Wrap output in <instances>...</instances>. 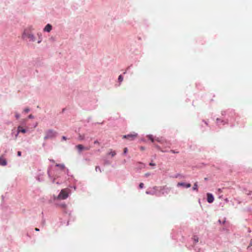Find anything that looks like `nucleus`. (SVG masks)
Segmentation results:
<instances>
[{"mask_svg":"<svg viewBox=\"0 0 252 252\" xmlns=\"http://www.w3.org/2000/svg\"><path fill=\"white\" fill-rule=\"evenodd\" d=\"M193 240L195 243H196L198 242V237L196 235H194L193 237Z\"/></svg>","mask_w":252,"mask_h":252,"instance_id":"nucleus-15","label":"nucleus"},{"mask_svg":"<svg viewBox=\"0 0 252 252\" xmlns=\"http://www.w3.org/2000/svg\"><path fill=\"white\" fill-rule=\"evenodd\" d=\"M18 132H22L23 133H25L26 132V130L25 129L23 128L22 126H19L18 127Z\"/></svg>","mask_w":252,"mask_h":252,"instance_id":"nucleus-11","label":"nucleus"},{"mask_svg":"<svg viewBox=\"0 0 252 252\" xmlns=\"http://www.w3.org/2000/svg\"><path fill=\"white\" fill-rule=\"evenodd\" d=\"M30 111V109L29 108H26L24 110V112L27 113Z\"/></svg>","mask_w":252,"mask_h":252,"instance_id":"nucleus-20","label":"nucleus"},{"mask_svg":"<svg viewBox=\"0 0 252 252\" xmlns=\"http://www.w3.org/2000/svg\"><path fill=\"white\" fill-rule=\"evenodd\" d=\"M118 80L120 82H121L123 81V76H122V75H119V77H118Z\"/></svg>","mask_w":252,"mask_h":252,"instance_id":"nucleus-17","label":"nucleus"},{"mask_svg":"<svg viewBox=\"0 0 252 252\" xmlns=\"http://www.w3.org/2000/svg\"><path fill=\"white\" fill-rule=\"evenodd\" d=\"M139 163L140 164H141V165H140V168H144L145 167V165L144 164H143L142 163Z\"/></svg>","mask_w":252,"mask_h":252,"instance_id":"nucleus-23","label":"nucleus"},{"mask_svg":"<svg viewBox=\"0 0 252 252\" xmlns=\"http://www.w3.org/2000/svg\"><path fill=\"white\" fill-rule=\"evenodd\" d=\"M218 191H219V192H221V189H218Z\"/></svg>","mask_w":252,"mask_h":252,"instance_id":"nucleus-37","label":"nucleus"},{"mask_svg":"<svg viewBox=\"0 0 252 252\" xmlns=\"http://www.w3.org/2000/svg\"><path fill=\"white\" fill-rule=\"evenodd\" d=\"M193 190L198 191V185H197V182H195L192 188Z\"/></svg>","mask_w":252,"mask_h":252,"instance_id":"nucleus-13","label":"nucleus"},{"mask_svg":"<svg viewBox=\"0 0 252 252\" xmlns=\"http://www.w3.org/2000/svg\"><path fill=\"white\" fill-rule=\"evenodd\" d=\"M156 140L161 144H163V143L164 142V140L162 139L161 138H157V139H156Z\"/></svg>","mask_w":252,"mask_h":252,"instance_id":"nucleus-14","label":"nucleus"},{"mask_svg":"<svg viewBox=\"0 0 252 252\" xmlns=\"http://www.w3.org/2000/svg\"><path fill=\"white\" fill-rule=\"evenodd\" d=\"M207 196V201L209 203H212L214 201V198L213 195L210 193H208Z\"/></svg>","mask_w":252,"mask_h":252,"instance_id":"nucleus-8","label":"nucleus"},{"mask_svg":"<svg viewBox=\"0 0 252 252\" xmlns=\"http://www.w3.org/2000/svg\"><path fill=\"white\" fill-rule=\"evenodd\" d=\"M35 230L36 231H38L39 230V229L38 228H35Z\"/></svg>","mask_w":252,"mask_h":252,"instance_id":"nucleus-36","label":"nucleus"},{"mask_svg":"<svg viewBox=\"0 0 252 252\" xmlns=\"http://www.w3.org/2000/svg\"><path fill=\"white\" fill-rule=\"evenodd\" d=\"M76 148L78 150L79 153H80L83 150H89L91 148V147L90 146L84 147L83 145L79 144L76 146Z\"/></svg>","mask_w":252,"mask_h":252,"instance_id":"nucleus-4","label":"nucleus"},{"mask_svg":"<svg viewBox=\"0 0 252 252\" xmlns=\"http://www.w3.org/2000/svg\"><path fill=\"white\" fill-rule=\"evenodd\" d=\"M56 135L57 132L55 131L52 129H49L46 131L44 139L46 140L48 139L53 138L54 137H55L56 136Z\"/></svg>","mask_w":252,"mask_h":252,"instance_id":"nucleus-1","label":"nucleus"},{"mask_svg":"<svg viewBox=\"0 0 252 252\" xmlns=\"http://www.w3.org/2000/svg\"><path fill=\"white\" fill-rule=\"evenodd\" d=\"M7 164V161L3 156L0 157V165L2 166H5Z\"/></svg>","mask_w":252,"mask_h":252,"instance_id":"nucleus-7","label":"nucleus"},{"mask_svg":"<svg viewBox=\"0 0 252 252\" xmlns=\"http://www.w3.org/2000/svg\"><path fill=\"white\" fill-rule=\"evenodd\" d=\"M23 36L24 37H28L30 41H32V42H34L35 41V38L33 34L32 33L29 32L27 30H25L24 31Z\"/></svg>","mask_w":252,"mask_h":252,"instance_id":"nucleus-3","label":"nucleus"},{"mask_svg":"<svg viewBox=\"0 0 252 252\" xmlns=\"http://www.w3.org/2000/svg\"><path fill=\"white\" fill-rule=\"evenodd\" d=\"M170 152H171V153H174V154H175V153H179V152H176V151H174V150H171V151H170Z\"/></svg>","mask_w":252,"mask_h":252,"instance_id":"nucleus-28","label":"nucleus"},{"mask_svg":"<svg viewBox=\"0 0 252 252\" xmlns=\"http://www.w3.org/2000/svg\"><path fill=\"white\" fill-rule=\"evenodd\" d=\"M28 118H29V119H33V118H34V116H33L32 114H30V115L28 116Z\"/></svg>","mask_w":252,"mask_h":252,"instance_id":"nucleus-27","label":"nucleus"},{"mask_svg":"<svg viewBox=\"0 0 252 252\" xmlns=\"http://www.w3.org/2000/svg\"><path fill=\"white\" fill-rule=\"evenodd\" d=\"M252 246V240L250 242V246L248 247V248Z\"/></svg>","mask_w":252,"mask_h":252,"instance_id":"nucleus-34","label":"nucleus"},{"mask_svg":"<svg viewBox=\"0 0 252 252\" xmlns=\"http://www.w3.org/2000/svg\"><path fill=\"white\" fill-rule=\"evenodd\" d=\"M62 139H63V140H66V137H65V136H64L62 137Z\"/></svg>","mask_w":252,"mask_h":252,"instance_id":"nucleus-35","label":"nucleus"},{"mask_svg":"<svg viewBox=\"0 0 252 252\" xmlns=\"http://www.w3.org/2000/svg\"><path fill=\"white\" fill-rule=\"evenodd\" d=\"M170 190V189L169 188L166 187V186H162L160 187V191H161L162 195H164L165 193H169Z\"/></svg>","mask_w":252,"mask_h":252,"instance_id":"nucleus-6","label":"nucleus"},{"mask_svg":"<svg viewBox=\"0 0 252 252\" xmlns=\"http://www.w3.org/2000/svg\"><path fill=\"white\" fill-rule=\"evenodd\" d=\"M50 161H52V162H55V161L53 159L50 160Z\"/></svg>","mask_w":252,"mask_h":252,"instance_id":"nucleus-38","label":"nucleus"},{"mask_svg":"<svg viewBox=\"0 0 252 252\" xmlns=\"http://www.w3.org/2000/svg\"><path fill=\"white\" fill-rule=\"evenodd\" d=\"M127 151H128L127 148H125L124 149V153L126 154L127 152Z\"/></svg>","mask_w":252,"mask_h":252,"instance_id":"nucleus-26","label":"nucleus"},{"mask_svg":"<svg viewBox=\"0 0 252 252\" xmlns=\"http://www.w3.org/2000/svg\"><path fill=\"white\" fill-rule=\"evenodd\" d=\"M178 187L182 186L186 188H189L191 187V184L189 183L186 184L184 183H178L177 184Z\"/></svg>","mask_w":252,"mask_h":252,"instance_id":"nucleus-9","label":"nucleus"},{"mask_svg":"<svg viewBox=\"0 0 252 252\" xmlns=\"http://www.w3.org/2000/svg\"><path fill=\"white\" fill-rule=\"evenodd\" d=\"M139 188L140 189H142L144 187V184L142 183H141L140 184H139Z\"/></svg>","mask_w":252,"mask_h":252,"instance_id":"nucleus-24","label":"nucleus"},{"mask_svg":"<svg viewBox=\"0 0 252 252\" xmlns=\"http://www.w3.org/2000/svg\"><path fill=\"white\" fill-rule=\"evenodd\" d=\"M95 171H96V172H97V171H99V172H101V168H100V167H99V166H96L95 167Z\"/></svg>","mask_w":252,"mask_h":252,"instance_id":"nucleus-18","label":"nucleus"},{"mask_svg":"<svg viewBox=\"0 0 252 252\" xmlns=\"http://www.w3.org/2000/svg\"><path fill=\"white\" fill-rule=\"evenodd\" d=\"M56 166L57 167H59L60 169H62V170L64 169V168H65V166H64V164H56Z\"/></svg>","mask_w":252,"mask_h":252,"instance_id":"nucleus-12","label":"nucleus"},{"mask_svg":"<svg viewBox=\"0 0 252 252\" xmlns=\"http://www.w3.org/2000/svg\"><path fill=\"white\" fill-rule=\"evenodd\" d=\"M217 121L218 123H219V121H220V120L219 119H217Z\"/></svg>","mask_w":252,"mask_h":252,"instance_id":"nucleus-39","label":"nucleus"},{"mask_svg":"<svg viewBox=\"0 0 252 252\" xmlns=\"http://www.w3.org/2000/svg\"><path fill=\"white\" fill-rule=\"evenodd\" d=\"M15 117L17 119H19L20 118V114H18V113H15Z\"/></svg>","mask_w":252,"mask_h":252,"instance_id":"nucleus-22","label":"nucleus"},{"mask_svg":"<svg viewBox=\"0 0 252 252\" xmlns=\"http://www.w3.org/2000/svg\"><path fill=\"white\" fill-rule=\"evenodd\" d=\"M137 137V134L133 132L132 134H129L127 135H125L123 136V138H126L129 140H133L135 139Z\"/></svg>","mask_w":252,"mask_h":252,"instance_id":"nucleus-5","label":"nucleus"},{"mask_svg":"<svg viewBox=\"0 0 252 252\" xmlns=\"http://www.w3.org/2000/svg\"><path fill=\"white\" fill-rule=\"evenodd\" d=\"M94 144H97V145H100V143L98 142V140H95V141H94Z\"/></svg>","mask_w":252,"mask_h":252,"instance_id":"nucleus-25","label":"nucleus"},{"mask_svg":"<svg viewBox=\"0 0 252 252\" xmlns=\"http://www.w3.org/2000/svg\"><path fill=\"white\" fill-rule=\"evenodd\" d=\"M156 148H157V149H158L159 150H160V151H161V152H165V151H164L162 150L161 149L160 147L159 146H158V145H156Z\"/></svg>","mask_w":252,"mask_h":252,"instance_id":"nucleus-21","label":"nucleus"},{"mask_svg":"<svg viewBox=\"0 0 252 252\" xmlns=\"http://www.w3.org/2000/svg\"><path fill=\"white\" fill-rule=\"evenodd\" d=\"M52 30V26L48 24H47L44 29V31L50 32Z\"/></svg>","mask_w":252,"mask_h":252,"instance_id":"nucleus-10","label":"nucleus"},{"mask_svg":"<svg viewBox=\"0 0 252 252\" xmlns=\"http://www.w3.org/2000/svg\"><path fill=\"white\" fill-rule=\"evenodd\" d=\"M150 173H146V174H145V176L146 177H148V176H150Z\"/></svg>","mask_w":252,"mask_h":252,"instance_id":"nucleus-31","label":"nucleus"},{"mask_svg":"<svg viewBox=\"0 0 252 252\" xmlns=\"http://www.w3.org/2000/svg\"><path fill=\"white\" fill-rule=\"evenodd\" d=\"M17 155L18 156H21V152L20 151H18V153H17Z\"/></svg>","mask_w":252,"mask_h":252,"instance_id":"nucleus-30","label":"nucleus"},{"mask_svg":"<svg viewBox=\"0 0 252 252\" xmlns=\"http://www.w3.org/2000/svg\"><path fill=\"white\" fill-rule=\"evenodd\" d=\"M149 165H151V166H155L156 165V164L155 163H152V162H150L149 163Z\"/></svg>","mask_w":252,"mask_h":252,"instance_id":"nucleus-29","label":"nucleus"},{"mask_svg":"<svg viewBox=\"0 0 252 252\" xmlns=\"http://www.w3.org/2000/svg\"><path fill=\"white\" fill-rule=\"evenodd\" d=\"M140 149L142 151H143V150H145V148L144 147H142V146L140 147Z\"/></svg>","mask_w":252,"mask_h":252,"instance_id":"nucleus-32","label":"nucleus"},{"mask_svg":"<svg viewBox=\"0 0 252 252\" xmlns=\"http://www.w3.org/2000/svg\"><path fill=\"white\" fill-rule=\"evenodd\" d=\"M112 157H114L116 155V152L115 151H111L109 153Z\"/></svg>","mask_w":252,"mask_h":252,"instance_id":"nucleus-19","label":"nucleus"},{"mask_svg":"<svg viewBox=\"0 0 252 252\" xmlns=\"http://www.w3.org/2000/svg\"><path fill=\"white\" fill-rule=\"evenodd\" d=\"M149 139H150L152 142H154V138H153V136L152 135H149L147 136Z\"/></svg>","mask_w":252,"mask_h":252,"instance_id":"nucleus-16","label":"nucleus"},{"mask_svg":"<svg viewBox=\"0 0 252 252\" xmlns=\"http://www.w3.org/2000/svg\"><path fill=\"white\" fill-rule=\"evenodd\" d=\"M68 196V191L67 189H63L58 195V198L59 199H65Z\"/></svg>","mask_w":252,"mask_h":252,"instance_id":"nucleus-2","label":"nucleus"},{"mask_svg":"<svg viewBox=\"0 0 252 252\" xmlns=\"http://www.w3.org/2000/svg\"><path fill=\"white\" fill-rule=\"evenodd\" d=\"M79 137L81 140H83L84 138V136H82L81 135L79 136Z\"/></svg>","mask_w":252,"mask_h":252,"instance_id":"nucleus-33","label":"nucleus"}]
</instances>
